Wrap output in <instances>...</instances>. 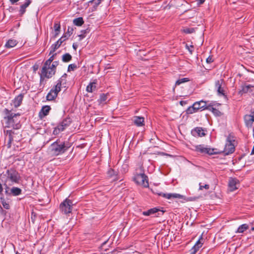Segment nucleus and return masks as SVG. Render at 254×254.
<instances>
[{
    "mask_svg": "<svg viewBox=\"0 0 254 254\" xmlns=\"http://www.w3.org/2000/svg\"><path fill=\"white\" fill-rule=\"evenodd\" d=\"M197 2L199 3V4H202L203 3L205 0H196Z\"/></svg>",
    "mask_w": 254,
    "mask_h": 254,
    "instance_id": "55",
    "label": "nucleus"
},
{
    "mask_svg": "<svg viewBox=\"0 0 254 254\" xmlns=\"http://www.w3.org/2000/svg\"><path fill=\"white\" fill-rule=\"evenodd\" d=\"M59 65V61H54L53 64L50 65V68L43 71V68L41 70L40 74L41 79L42 78L46 77L48 78H51L56 72V67Z\"/></svg>",
    "mask_w": 254,
    "mask_h": 254,
    "instance_id": "5",
    "label": "nucleus"
},
{
    "mask_svg": "<svg viewBox=\"0 0 254 254\" xmlns=\"http://www.w3.org/2000/svg\"><path fill=\"white\" fill-rule=\"evenodd\" d=\"M191 134L195 136L202 137L205 135L204 130L202 127H197L193 129L191 131Z\"/></svg>",
    "mask_w": 254,
    "mask_h": 254,
    "instance_id": "18",
    "label": "nucleus"
},
{
    "mask_svg": "<svg viewBox=\"0 0 254 254\" xmlns=\"http://www.w3.org/2000/svg\"><path fill=\"white\" fill-rule=\"evenodd\" d=\"M70 146L71 144L68 141L57 140L51 145V150L54 154L57 156L64 153Z\"/></svg>",
    "mask_w": 254,
    "mask_h": 254,
    "instance_id": "3",
    "label": "nucleus"
},
{
    "mask_svg": "<svg viewBox=\"0 0 254 254\" xmlns=\"http://www.w3.org/2000/svg\"><path fill=\"white\" fill-rule=\"evenodd\" d=\"M73 23L77 26H81L84 23V20L82 17L75 18L73 20Z\"/></svg>",
    "mask_w": 254,
    "mask_h": 254,
    "instance_id": "34",
    "label": "nucleus"
},
{
    "mask_svg": "<svg viewBox=\"0 0 254 254\" xmlns=\"http://www.w3.org/2000/svg\"><path fill=\"white\" fill-rule=\"evenodd\" d=\"M77 68V65L75 64H70L68 66L67 71H70L71 70H74Z\"/></svg>",
    "mask_w": 254,
    "mask_h": 254,
    "instance_id": "45",
    "label": "nucleus"
},
{
    "mask_svg": "<svg viewBox=\"0 0 254 254\" xmlns=\"http://www.w3.org/2000/svg\"><path fill=\"white\" fill-rule=\"evenodd\" d=\"M196 104H194V103L193 105L191 106H190L188 109L186 110V113L187 114H192L194 113H196L198 111L197 108L198 107H196Z\"/></svg>",
    "mask_w": 254,
    "mask_h": 254,
    "instance_id": "30",
    "label": "nucleus"
},
{
    "mask_svg": "<svg viewBox=\"0 0 254 254\" xmlns=\"http://www.w3.org/2000/svg\"><path fill=\"white\" fill-rule=\"evenodd\" d=\"M62 77L63 78H66L67 77V74L66 73H64V74L62 76Z\"/></svg>",
    "mask_w": 254,
    "mask_h": 254,
    "instance_id": "56",
    "label": "nucleus"
},
{
    "mask_svg": "<svg viewBox=\"0 0 254 254\" xmlns=\"http://www.w3.org/2000/svg\"><path fill=\"white\" fill-rule=\"evenodd\" d=\"M249 228V225L247 224H243L238 227L236 232L237 233H242L248 230Z\"/></svg>",
    "mask_w": 254,
    "mask_h": 254,
    "instance_id": "33",
    "label": "nucleus"
},
{
    "mask_svg": "<svg viewBox=\"0 0 254 254\" xmlns=\"http://www.w3.org/2000/svg\"><path fill=\"white\" fill-rule=\"evenodd\" d=\"M73 202L71 200L66 198L60 205V211L64 214H67L71 212Z\"/></svg>",
    "mask_w": 254,
    "mask_h": 254,
    "instance_id": "6",
    "label": "nucleus"
},
{
    "mask_svg": "<svg viewBox=\"0 0 254 254\" xmlns=\"http://www.w3.org/2000/svg\"><path fill=\"white\" fill-rule=\"evenodd\" d=\"M72 59V56L69 53H66L62 56V61L64 63L70 62Z\"/></svg>",
    "mask_w": 254,
    "mask_h": 254,
    "instance_id": "37",
    "label": "nucleus"
},
{
    "mask_svg": "<svg viewBox=\"0 0 254 254\" xmlns=\"http://www.w3.org/2000/svg\"><path fill=\"white\" fill-rule=\"evenodd\" d=\"M23 97L24 94H20L17 96H16L14 98V99L12 101V104L14 106L15 108H16L21 105Z\"/></svg>",
    "mask_w": 254,
    "mask_h": 254,
    "instance_id": "16",
    "label": "nucleus"
},
{
    "mask_svg": "<svg viewBox=\"0 0 254 254\" xmlns=\"http://www.w3.org/2000/svg\"><path fill=\"white\" fill-rule=\"evenodd\" d=\"M108 95H109V94L108 93L107 94H104V93L101 94L100 95V98L98 100V102L100 103H102L105 102L107 100Z\"/></svg>",
    "mask_w": 254,
    "mask_h": 254,
    "instance_id": "39",
    "label": "nucleus"
},
{
    "mask_svg": "<svg viewBox=\"0 0 254 254\" xmlns=\"http://www.w3.org/2000/svg\"><path fill=\"white\" fill-rule=\"evenodd\" d=\"M239 181L236 178H230L228 182V187L231 191L238 189L237 185H239Z\"/></svg>",
    "mask_w": 254,
    "mask_h": 254,
    "instance_id": "14",
    "label": "nucleus"
},
{
    "mask_svg": "<svg viewBox=\"0 0 254 254\" xmlns=\"http://www.w3.org/2000/svg\"><path fill=\"white\" fill-rule=\"evenodd\" d=\"M31 3V0H26V2L20 6L19 11V15L20 16H22L25 12L26 8Z\"/></svg>",
    "mask_w": 254,
    "mask_h": 254,
    "instance_id": "26",
    "label": "nucleus"
},
{
    "mask_svg": "<svg viewBox=\"0 0 254 254\" xmlns=\"http://www.w3.org/2000/svg\"><path fill=\"white\" fill-rule=\"evenodd\" d=\"M58 80L61 81L64 87H66V79L65 78L61 77Z\"/></svg>",
    "mask_w": 254,
    "mask_h": 254,
    "instance_id": "47",
    "label": "nucleus"
},
{
    "mask_svg": "<svg viewBox=\"0 0 254 254\" xmlns=\"http://www.w3.org/2000/svg\"><path fill=\"white\" fill-rule=\"evenodd\" d=\"M244 119L246 126L248 128L251 127L254 122V116L253 115H246Z\"/></svg>",
    "mask_w": 254,
    "mask_h": 254,
    "instance_id": "15",
    "label": "nucleus"
},
{
    "mask_svg": "<svg viewBox=\"0 0 254 254\" xmlns=\"http://www.w3.org/2000/svg\"><path fill=\"white\" fill-rule=\"evenodd\" d=\"M106 243V242H105L103 244H105Z\"/></svg>",
    "mask_w": 254,
    "mask_h": 254,
    "instance_id": "61",
    "label": "nucleus"
},
{
    "mask_svg": "<svg viewBox=\"0 0 254 254\" xmlns=\"http://www.w3.org/2000/svg\"><path fill=\"white\" fill-rule=\"evenodd\" d=\"M184 32L187 34H190L194 32V29L193 28H187L184 29Z\"/></svg>",
    "mask_w": 254,
    "mask_h": 254,
    "instance_id": "46",
    "label": "nucleus"
},
{
    "mask_svg": "<svg viewBox=\"0 0 254 254\" xmlns=\"http://www.w3.org/2000/svg\"><path fill=\"white\" fill-rule=\"evenodd\" d=\"M3 119L5 121V127H12L14 129H18L21 127L19 117V113L14 114L12 113L11 110L6 108L3 110Z\"/></svg>",
    "mask_w": 254,
    "mask_h": 254,
    "instance_id": "1",
    "label": "nucleus"
},
{
    "mask_svg": "<svg viewBox=\"0 0 254 254\" xmlns=\"http://www.w3.org/2000/svg\"><path fill=\"white\" fill-rule=\"evenodd\" d=\"M58 94V92L55 91L54 88H52L46 96L47 100L48 101L54 100L57 97Z\"/></svg>",
    "mask_w": 254,
    "mask_h": 254,
    "instance_id": "24",
    "label": "nucleus"
},
{
    "mask_svg": "<svg viewBox=\"0 0 254 254\" xmlns=\"http://www.w3.org/2000/svg\"><path fill=\"white\" fill-rule=\"evenodd\" d=\"M180 104L182 106H183V105H185V104H187V102H186V101H181L180 102Z\"/></svg>",
    "mask_w": 254,
    "mask_h": 254,
    "instance_id": "52",
    "label": "nucleus"
},
{
    "mask_svg": "<svg viewBox=\"0 0 254 254\" xmlns=\"http://www.w3.org/2000/svg\"><path fill=\"white\" fill-rule=\"evenodd\" d=\"M16 254H18V253L17 252V253H16Z\"/></svg>",
    "mask_w": 254,
    "mask_h": 254,
    "instance_id": "62",
    "label": "nucleus"
},
{
    "mask_svg": "<svg viewBox=\"0 0 254 254\" xmlns=\"http://www.w3.org/2000/svg\"><path fill=\"white\" fill-rule=\"evenodd\" d=\"M208 110L212 112L213 113V114L214 115H215L216 116L219 117L221 115V112L219 110H218L215 108H211L210 110Z\"/></svg>",
    "mask_w": 254,
    "mask_h": 254,
    "instance_id": "43",
    "label": "nucleus"
},
{
    "mask_svg": "<svg viewBox=\"0 0 254 254\" xmlns=\"http://www.w3.org/2000/svg\"><path fill=\"white\" fill-rule=\"evenodd\" d=\"M3 191V188L1 184L0 183V194L2 193V192Z\"/></svg>",
    "mask_w": 254,
    "mask_h": 254,
    "instance_id": "53",
    "label": "nucleus"
},
{
    "mask_svg": "<svg viewBox=\"0 0 254 254\" xmlns=\"http://www.w3.org/2000/svg\"><path fill=\"white\" fill-rule=\"evenodd\" d=\"M0 201L3 207L6 209H9L10 208V205L9 204L8 202H7L3 196H1L0 197Z\"/></svg>",
    "mask_w": 254,
    "mask_h": 254,
    "instance_id": "36",
    "label": "nucleus"
},
{
    "mask_svg": "<svg viewBox=\"0 0 254 254\" xmlns=\"http://www.w3.org/2000/svg\"><path fill=\"white\" fill-rule=\"evenodd\" d=\"M253 131H254V134H253V135H254V129H253Z\"/></svg>",
    "mask_w": 254,
    "mask_h": 254,
    "instance_id": "59",
    "label": "nucleus"
},
{
    "mask_svg": "<svg viewBox=\"0 0 254 254\" xmlns=\"http://www.w3.org/2000/svg\"><path fill=\"white\" fill-rule=\"evenodd\" d=\"M164 212V211L163 210H161L159 208L154 207L147 211H143L142 214L144 216H150L155 214V216L159 217L160 215H163Z\"/></svg>",
    "mask_w": 254,
    "mask_h": 254,
    "instance_id": "12",
    "label": "nucleus"
},
{
    "mask_svg": "<svg viewBox=\"0 0 254 254\" xmlns=\"http://www.w3.org/2000/svg\"><path fill=\"white\" fill-rule=\"evenodd\" d=\"M71 123V120L69 118H66L64 119L59 125L58 126L55 128L54 130V134H57L60 133L61 131H64L65 128L68 127L70 123Z\"/></svg>",
    "mask_w": 254,
    "mask_h": 254,
    "instance_id": "9",
    "label": "nucleus"
},
{
    "mask_svg": "<svg viewBox=\"0 0 254 254\" xmlns=\"http://www.w3.org/2000/svg\"><path fill=\"white\" fill-rule=\"evenodd\" d=\"M0 180L2 183L13 185L18 184L20 180V176L18 172L13 168H10L3 172L0 175Z\"/></svg>",
    "mask_w": 254,
    "mask_h": 254,
    "instance_id": "2",
    "label": "nucleus"
},
{
    "mask_svg": "<svg viewBox=\"0 0 254 254\" xmlns=\"http://www.w3.org/2000/svg\"><path fill=\"white\" fill-rule=\"evenodd\" d=\"M233 137L231 135L228 136L226 139V143L224 149V152L227 155L233 153L235 151V146L233 143L234 141Z\"/></svg>",
    "mask_w": 254,
    "mask_h": 254,
    "instance_id": "10",
    "label": "nucleus"
},
{
    "mask_svg": "<svg viewBox=\"0 0 254 254\" xmlns=\"http://www.w3.org/2000/svg\"><path fill=\"white\" fill-rule=\"evenodd\" d=\"M253 87V86L250 84L243 85L241 87L242 89L240 91V93L243 94V93H247L248 92H251L252 91L251 89Z\"/></svg>",
    "mask_w": 254,
    "mask_h": 254,
    "instance_id": "28",
    "label": "nucleus"
},
{
    "mask_svg": "<svg viewBox=\"0 0 254 254\" xmlns=\"http://www.w3.org/2000/svg\"><path fill=\"white\" fill-rule=\"evenodd\" d=\"M186 49H188V50L189 51V52H190L191 54L192 53V50H190V47H189V45H188V44H186Z\"/></svg>",
    "mask_w": 254,
    "mask_h": 254,
    "instance_id": "51",
    "label": "nucleus"
},
{
    "mask_svg": "<svg viewBox=\"0 0 254 254\" xmlns=\"http://www.w3.org/2000/svg\"><path fill=\"white\" fill-rule=\"evenodd\" d=\"M19 0H9V1H10V2L12 3V4H14L16 2H17V1H18Z\"/></svg>",
    "mask_w": 254,
    "mask_h": 254,
    "instance_id": "54",
    "label": "nucleus"
},
{
    "mask_svg": "<svg viewBox=\"0 0 254 254\" xmlns=\"http://www.w3.org/2000/svg\"><path fill=\"white\" fill-rule=\"evenodd\" d=\"M52 54L53 55L49 58V59L47 60L44 63V64L42 67L44 72H45V70H46V69H48V68H50V65H51V63L54 60V57L57 55V53H53Z\"/></svg>",
    "mask_w": 254,
    "mask_h": 254,
    "instance_id": "23",
    "label": "nucleus"
},
{
    "mask_svg": "<svg viewBox=\"0 0 254 254\" xmlns=\"http://www.w3.org/2000/svg\"><path fill=\"white\" fill-rule=\"evenodd\" d=\"M77 47H78V45H77L76 43H74L72 44V48H73V49L75 51H76V49H77Z\"/></svg>",
    "mask_w": 254,
    "mask_h": 254,
    "instance_id": "50",
    "label": "nucleus"
},
{
    "mask_svg": "<svg viewBox=\"0 0 254 254\" xmlns=\"http://www.w3.org/2000/svg\"><path fill=\"white\" fill-rule=\"evenodd\" d=\"M134 181L138 185L144 188L149 187L148 177L144 173L137 174L133 178Z\"/></svg>",
    "mask_w": 254,
    "mask_h": 254,
    "instance_id": "8",
    "label": "nucleus"
},
{
    "mask_svg": "<svg viewBox=\"0 0 254 254\" xmlns=\"http://www.w3.org/2000/svg\"><path fill=\"white\" fill-rule=\"evenodd\" d=\"M224 80L223 79H221L215 81V88L216 89L217 94L219 96H226L225 91L224 90Z\"/></svg>",
    "mask_w": 254,
    "mask_h": 254,
    "instance_id": "11",
    "label": "nucleus"
},
{
    "mask_svg": "<svg viewBox=\"0 0 254 254\" xmlns=\"http://www.w3.org/2000/svg\"><path fill=\"white\" fill-rule=\"evenodd\" d=\"M204 188L206 190H208L209 188V186L208 185H205L204 186H202L201 185V184L200 183L199 184V190H202V189Z\"/></svg>",
    "mask_w": 254,
    "mask_h": 254,
    "instance_id": "48",
    "label": "nucleus"
},
{
    "mask_svg": "<svg viewBox=\"0 0 254 254\" xmlns=\"http://www.w3.org/2000/svg\"><path fill=\"white\" fill-rule=\"evenodd\" d=\"M203 239L202 238V236L200 237V238L199 239V240L196 242L195 244L194 245V246L191 249V254H195V253L198 251L199 249L201 247L202 243L201 242V240H202Z\"/></svg>",
    "mask_w": 254,
    "mask_h": 254,
    "instance_id": "21",
    "label": "nucleus"
},
{
    "mask_svg": "<svg viewBox=\"0 0 254 254\" xmlns=\"http://www.w3.org/2000/svg\"><path fill=\"white\" fill-rule=\"evenodd\" d=\"M107 177L109 179H112L113 181H116L119 179L118 172L112 168L108 170Z\"/></svg>",
    "mask_w": 254,
    "mask_h": 254,
    "instance_id": "17",
    "label": "nucleus"
},
{
    "mask_svg": "<svg viewBox=\"0 0 254 254\" xmlns=\"http://www.w3.org/2000/svg\"><path fill=\"white\" fill-rule=\"evenodd\" d=\"M54 28L55 29V34L54 35L55 37H56L59 34L60 32L61 29V25L60 23H55L54 25Z\"/></svg>",
    "mask_w": 254,
    "mask_h": 254,
    "instance_id": "38",
    "label": "nucleus"
},
{
    "mask_svg": "<svg viewBox=\"0 0 254 254\" xmlns=\"http://www.w3.org/2000/svg\"><path fill=\"white\" fill-rule=\"evenodd\" d=\"M34 70L36 71L38 69V66H36L35 65L33 66Z\"/></svg>",
    "mask_w": 254,
    "mask_h": 254,
    "instance_id": "57",
    "label": "nucleus"
},
{
    "mask_svg": "<svg viewBox=\"0 0 254 254\" xmlns=\"http://www.w3.org/2000/svg\"><path fill=\"white\" fill-rule=\"evenodd\" d=\"M22 190L17 187H12L10 189V193L13 196H17L21 194Z\"/></svg>",
    "mask_w": 254,
    "mask_h": 254,
    "instance_id": "31",
    "label": "nucleus"
},
{
    "mask_svg": "<svg viewBox=\"0 0 254 254\" xmlns=\"http://www.w3.org/2000/svg\"><path fill=\"white\" fill-rule=\"evenodd\" d=\"M3 183V186L4 187L5 194L11 195L10 191H9V190L10 189L9 188V186H11L12 185H9V184L5 183Z\"/></svg>",
    "mask_w": 254,
    "mask_h": 254,
    "instance_id": "44",
    "label": "nucleus"
},
{
    "mask_svg": "<svg viewBox=\"0 0 254 254\" xmlns=\"http://www.w3.org/2000/svg\"><path fill=\"white\" fill-rule=\"evenodd\" d=\"M251 230L254 231V226L251 228Z\"/></svg>",
    "mask_w": 254,
    "mask_h": 254,
    "instance_id": "58",
    "label": "nucleus"
},
{
    "mask_svg": "<svg viewBox=\"0 0 254 254\" xmlns=\"http://www.w3.org/2000/svg\"><path fill=\"white\" fill-rule=\"evenodd\" d=\"M74 29L73 27H68L67 32L61 37L56 42L52 44L50 47L49 55L54 53L62 45V44L73 33Z\"/></svg>",
    "mask_w": 254,
    "mask_h": 254,
    "instance_id": "4",
    "label": "nucleus"
},
{
    "mask_svg": "<svg viewBox=\"0 0 254 254\" xmlns=\"http://www.w3.org/2000/svg\"><path fill=\"white\" fill-rule=\"evenodd\" d=\"M90 31V30L88 28H87L85 30H81L80 31V34L78 35L79 40L81 41L83 39H84L86 37V35L87 33H88Z\"/></svg>",
    "mask_w": 254,
    "mask_h": 254,
    "instance_id": "35",
    "label": "nucleus"
},
{
    "mask_svg": "<svg viewBox=\"0 0 254 254\" xmlns=\"http://www.w3.org/2000/svg\"><path fill=\"white\" fill-rule=\"evenodd\" d=\"M216 105H220V104L217 103L216 102H212L209 104H207V102H206V110H210L211 108H213V106Z\"/></svg>",
    "mask_w": 254,
    "mask_h": 254,
    "instance_id": "41",
    "label": "nucleus"
},
{
    "mask_svg": "<svg viewBox=\"0 0 254 254\" xmlns=\"http://www.w3.org/2000/svg\"><path fill=\"white\" fill-rule=\"evenodd\" d=\"M217 149L206 147L203 144L194 146V150L202 154H207L211 155L219 154L220 152L216 151Z\"/></svg>",
    "mask_w": 254,
    "mask_h": 254,
    "instance_id": "7",
    "label": "nucleus"
},
{
    "mask_svg": "<svg viewBox=\"0 0 254 254\" xmlns=\"http://www.w3.org/2000/svg\"><path fill=\"white\" fill-rule=\"evenodd\" d=\"M189 81H190V79L189 78H181V79H178V80H177V81L176 82L175 85H179L183 83H185V82H188Z\"/></svg>",
    "mask_w": 254,
    "mask_h": 254,
    "instance_id": "42",
    "label": "nucleus"
},
{
    "mask_svg": "<svg viewBox=\"0 0 254 254\" xmlns=\"http://www.w3.org/2000/svg\"><path fill=\"white\" fill-rule=\"evenodd\" d=\"M97 81V79H95L93 82H90L89 85L87 86L86 90L88 92L92 93L93 91V90L96 88Z\"/></svg>",
    "mask_w": 254,
    "mask_h": 254,
    "instance_id": "29",
    "label": "nucleus"
},
{
    "mask_svg": "<svg viewBox=\"0 0 254 254\" xmlns=\"http://www.w3.org/2000/svg\"><path fill=\"white\" fill-rule=\"evenodd\" d=\"M17 44V42L16 40L9 39L6 43L5 47L7 48H11L15 46Z\"/></svg>",
    "mask_w": 254,
    "mask_h": 254,
    "instance_id": "32",
    "label": "nucleus"
},
{
    "mask_svg": "<svg viewBox=\"0 0 254 254\" xmlns=\"http://www.w3.org/2000/svg\"><path fill=\"white\" fill-rule=\"evenodd\" d=\"M102 0H91L88 2L89 4L92 5L89 8V11L93 12L97 10V7L101 3Z\"/></svg>",
    "mask_w": 254,
    "mask_h": 254,
    "instance_id": "19",
    "label": "nucleus"
},
{
    "mask_svg": "<svg viewBox=\"0 0 254 254\" xmlns=\"http://www.w3.org/2000/svg\"><path fill=\"white\" fill-rule=\"evenodd\" d=\"M194 104L196 105V107H198L197 108V110H200L201 111H203L206 110V101L203 100H200L199 101L195 102L194 103Z\"/></svg>",
    "mask_w": 254,
    "mask_h": 254,
    "instance_id": "25",
    "label": "nucleus"
},
{
    "mask_svg": "<svg viewBox=\"0 0 254 254\" xmlns=\"http://www.w3.org/2000/svg\"><path fill=\"white\" fill-rule=\"evenodd\" d=\"M51 109V108L49 106L46 105L43 106L39 113V116L40 118L42 119L44 117L48 115Z\"/></svg>",
    "mask_w": 254,
    "mask_h": 254,
    "instance_id": "20",
    "label": "nucleus"
},
{
    "mask_svg": "<svg viewBox=\"0 0 254 254\" xmlns=\"http://www.w3.org/2000/svg\"><path fill=\"white\" fill-rule=\"evenodd\" d=\"M62 87H63V84L61 83V81L58 80L57 84L53 88H54L55 91L59 93L61 91V88Z\"/></svg>",
    "mask_w": 254,
    "mask_h": 254,
    "instance_id": "40",
    "label": "nucleus"
},
{
    "mask_svg": "<svg viewBox=\"0 0 254 254\" xmlns=\"http://www.w3.org/2000/svg\"><path fill=\"white\" fill-rule=\"evenodd\" d=\"M133 122L137 127H142L144 125V119L143 117L136 116L134 117Z\"/></svg>",
    "mask_w": 254,
    "mask_h": 254,
    "instance_id": "27",
    "label": "nucleus"
},
{
    "mask_svg": "<svg viewBox=\"0 0 254 254\" xmlns=\"http://www.w3.org/2000/svg\"><path fill=\"white\" fill-rule=\"evenodd\" d=\"M6 133L8 138L6 145L8 148H10L11 146L12 142L13 141V135L14 134V132L12 130H7L6 131Z\"/></svg>",
    "mask_w": 254,
    "mask_h": 254,
    "instance_id": "22",
    "label": "nucleus"
},
{
    "mask_svg": "<svg viewBox=\"0 0 254 254\" xmlns=\"http://www.w3.org/2000/svg\"><path fill=\"white\" fill-rule=\"evenodd\" d=\"M190 47H191V48H193V46H192V45H191V46H190Z\"/></svg>",
    "mask_w": 254,
    "mask_h": 254,
    "instance_id": "60",
    "label": "nucleus"
},
{
    "mask_svg": "<svg viewBox=\"0 0 254 254\" xmlns=\"http://www.w3.org/2000/svg\"><path fill=\"white\" fill-rule=\"evenodd\" d=\"M158 195L160 196H163L164 197L167 199L180 198L184 199V200L188 201V199L185 198V196L178 193H164L160 192L158 193Z\"/></svg>",
    "mask_w": 254,
    "mask_h": 254,
    "instance_id": "13",
    "label": "nucleus"
},
{
    "mask_svg": "<svg viewBox=\"0 0 254 254\" xmlns=\"http://www.w3.org/2000/svg\"><path fill=\"white\" fill-rule=\"evenodd\" d=\"M207 63L210 64L213 62V60L212 59V57L211 56H209L206 60Z\"/></svg>",
    "mask_w": 254,
    "mask_h": 254,
    "instance_id": "49",
    "label": "nucleus"
}]
</instances>
